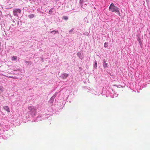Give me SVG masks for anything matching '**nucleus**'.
<instances>
[{
  "mask_svg": "<svg viewBox=\"0 0 150 150\" xmlns=\"http://www.w3.org/2000/svg\"><path fill=\"white\" fill-rule=\"evenodd\" d=\"M110 11L115 13H117L118 15L120 16V14L119 8L115 6L113 3H112L110 5L109 7Z\"/></svg>",
  "mask_w": 150,
  "mask_h": 150,
  "instance_id": "f257e3e1",
  "label": "nucleus"
},
{
  "mask_svg": "<svg viewBox=\"0 0 150 150\" xmlns=\"http://www.w3.org/2000/svg\"><path fill=\"white\" fill-rule=\"evenodd\" d=\"M13 12L14 16H17L18 13L20 14L21 12V10L19 8L15 9L13 10Z\"/></svg>",
  "mask_w": 150,
  "mask_h": 150,
  "instance_id": "f03ea898",
  "label": "nucleus"
},
{
  "mask_svg": "<svg viewBox=\"0 0 150 150\" xmlns=\"http://www.w3.org/2000/svg\"><path fill=\"white\" fill-rule=\"evenodd\" d=\"M68 76V74L66 73H64L61 75L60 77L63 79L67 78Z\"/></svg>",
  "mask_w": 150,
  "mask_h": 150,
  "instance_id": "7ed1b4c3",
  "label": "nucleus"
},
{
  "mask_svg": "<svg viewBox=\"0 0 150 150\" xmlns=\"http://www.w3.org/2000/svg\"><path fill=\"white\" fill-rule=\"evenodd\" d=\"M3 109L8 112H10V108L7 106H4L3 107Z\"/></svg>",
  "mask_w": 150,
  "mask_h": 150,
  "instance_id": "20e7f679",
  "label": "nucleus"
},
{
  "mask_svg": "<svg viewBox=\"0 0 150 150\" xmlns=\"http://www.w3.org/2000/svg\"><path fill=\"white\" fill-rule=\"evenodd\" d=\"M77 55L79 57V58L81 59H82L83 58V56L81 54V52H79L77 53Z\"/></svg>",
  "mask_w": 150,
  "mask_h": 150,
  "instance_id": "39448f33",
  "label": "nucleus"
},
{
  "mask_svg": "<svg viewBox=\"0 0 150 150\" xmlns=\"http://www.w3.org/2000/svg\"><path fill=\"white\" fill-rule=\"evenodd\" d=\"M103 66L105 68L108 67V64L106 63L105 60V59L103 60Z\"/></svg>",
  "mask_w": 150,
  "mask_h": 150,
  "instance_id": "423d86ee",
  "label": "nucleus"
},
{
  "mask_svg": "<svg viewBox=\"0 0 150 150\" xmlns=\"http://www.w3.org/2000/svg\"><path fill=\"white\" fill-rule=\"evenodd\" d=\"M28 108V109L30 110V111H33L35 110V109L32 106H30Z\"/></svg>",
  "mask_w": 150,
  "mask_h": 150,
  "instance_id": "0eeeda50",
  "label": "nucleus"
},
{
  "mask_svg": "<svg viewBox=\"0 0 150 150\" xmlns=\"http://www.w3.org/2000/svg\"><path fill=\"white\" fill-rule=\"evenodd\" d=\"M17 59V57L13 56V57H12L11 59L12 61L16 60Z\"/></svg>",
  "mask_w": 150,
  "mask_h": 150,
  "instance_id": "6e6552de",
  "label": "nucleus"
},
{
  "mask_svg": "<svg viewBox=\"0 0 150 150\" xmlns=\"http://www.w3.org/2000/svg\"><path fill=\"white\" fill-rule=\"evenodd\" d=\"M28 17L29 18H32L34 17V15L33 14H30V15H29L28 16Z\"/></svg>",
  "mask_w": 150,
  "mask_h": 150,
  "instance_id": "1a4fd4ad",
  "label": "nucleus"
},
{
  "mask_svg": "<svg viewBox=\"0 0 150 150\" xmlns=\"http://www.w3.org/2000/svg\"><path fill=\"white\" fill-rule=\"evenodd\" d=\"M62 18L64 20H67L68 19V18L67 16H64Z\"/></svg>",
  "mask_w": 150,
  "mask_h": 150,
  "instance_id": "9d476101",
  "label": "nucleus"
},
{
  "mask_svg": "<svg viewBox=\"0 0 150 150\" xmlns=\"http://www.w3.org/2000/svg\"><path fill=\"white\" fill-rule=\"evenodd\" d=\"M108 43L107 42H105L104 44V47H107L108 46Z\"/></svg>",
  "mask_w": 150,
  "mask_h": 150,
  "instance_id": "9b49d317",
  "label": "nucleus"
},
{
  "mask_svg": "<svg viewBox=\"0 0 150 150\" xmlns=\"http://www.w3.org/2000/svg\"><path fill=\"white\" fill-rule=\"evenodd\" d=\"M6 76L7 77H9V78H13V79H17V78L16 77H13V76Z\"/></svg>",
  "mask_w": 150,
  "mask_h": 150,
  "instance_id": "f8f14e48",
  "label": "nucleus"
},
{
  "mask_svg": "<svg viewBox=\"0 0 150 150\" xmlns=\"http://www.w3.org/2000/svg\"><path fill=\"white\" fill-rule=\"evenodd\" d=\"M94 67L95 69H96L97 67V63L96 62L94 64Z\"/></svg>",
  "mask_w": 150,
  "mask_h": 150,
  "instance_id": "ddd939ff",
  "label": "nucleus"
},
{
  "mask_svg": "<svg viewBox=\"0 0 150 150\" xmlns=\"http://www.w3.org/2000/svg\"><path fill=\"white\" fill-rule=\"evenodd\" d=\"M49 13L50 14H51L52 13V9H50L49 11Z\"/></svg>",
  "mask_w": 150,
  "mask_h": 150,
  "instance_id": "4468645a",
  "label": "nucleus"
},
{
  "mask_svg": "<svg viewBox=\"0 0 150 150\" xmlns=\"http://www.w3.org/2000/svg\"><path fill=\"white\" fill-rule=\"evenodd\" d=\"M58 33V31H55V30H53V31H51L50 32V33Z\"/></svg>",
  "mask_w": 150,
  "mask_h": 150,
  "instance_id": "2eb2a0df",
  "label": "nucleus"
},
{
  "mask_svg": "<svg viewBox=\"0 0 150 150\" xmlns=\"http://www.w3.org/2000/svg\"><path fill=\"white\" fill-rule=\"evenodd\" d=\"M73 31L72 30H70L69 31V32H72Z\"/></svg>",
  "mask_w": 150,
  "mask_h": 150,
  "instance_id": "dca6fc26",
  "label": "nucleus"
},
{
  "mask_svg": "<svg viewBox=\"0 0 150 150\" xmlns=\"http://www.w3.org/2000/svg\"><path fill=\"white\" fill-rule=\"evenodd\" d=\"M1 87H0V90H1Z\"/></svg>",
  "mask_w": 150,
  "mask_h": 150,
  "instance_id": "f3484780",
  "label": "nucleus"
}]
</instances>
